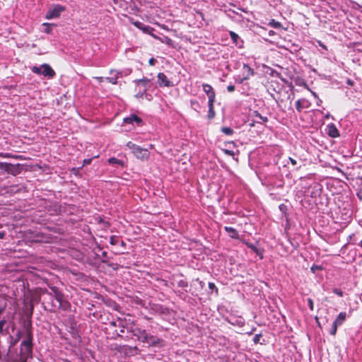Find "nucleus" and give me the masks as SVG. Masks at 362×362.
<instances>
[{
	"mask_svg": "<svg viewBox=\"0 0 362 362\" xmlns=\"http://www.w3.org/2000/svg\"><path fill=\"white\" fill-rule=\"evenodd\" d=\"M224 152H225L226 154L229 155V156H234L235 155L233 151H231V150L226 149V150H224Z\"/></svg>",
	"mask_w": 362,
	"mask_h": 362,
	"instance_id": "obj_31",
	"label": "nucleus"
},
{
	"mask_svg": "<svg viewBox=\"0 0 362 362\" xmlns=\"http://www.w3.org/2000/svg\"><path fill=\"white\" fill-rule=\"evenodd\" d=\"M317 269H321V267H319V266H316V265H313L312 267H311V271L315 273V271Z\"/></svg>",
	"mask_w": 362,
	"mask_h": 362,
	"instance_id": "obj_32",
	"label": "nucleus"
},
{
	"mask_svg": "<svg viewBox=\"0 0 362 362\" xmlns=\"http://www.w3.org/2000/svg\"><path fill=\"white\" fill-rule=\"evenodd\" d=\"M52 290L54 293L56 300L58 302L61 303L63 299V295L62 294V293L60 291H59L58 289H57L56 288H52Z\"/></svg>",
	"mask_w": 362,
	"mask_h": 362,
	"instance_id": "obj_19",
	"label": "nucleus"
},
{
	"mask_svg": "<svg viewBox=\"0 0 362 362\" xmlns=\"http://www.w3.org/2000/svg\"><path fill=\"white\" fill-rule=\"evenodd\" d=\"M327 134L331 137L336 138L339 136L338 129L333 124H328L327 127Z\"/></svg>",
	"mask_w": 362,
	"mask_h": 362,
	"instance_id": "obj_9",
	"label": "nucleus"
},
{
	"mask_svg": "<svg viewBox=\"0 0 362 362\" xmlns=\"http://www.w3.org/2000/svg\"><path fill=\"white\" fill-rule=\"evenodd\" d=\"M156 62V60L154 58H151L148 61V63L151 66H153Z\"/></svg>",
	"mask_w": 362,
	"mask_h": 362,
	"instance_id": "obj_34",
	"label": "nucleus"
},
{
	"mask_svg": "<svg viewBox=\"0 0 362 362\" xmlns=\"http://www.w3.org/2000/svg\"><path fill=\"white\" fill-rule=\"evenodd\" d=\"M245 244L249 248L255 252L260 259H263V250L261 248L258 247L256 245H253L247 242H245Z\"/></svg>",
	"mask_w": 362,
	"mask_h": 362,
	"instance_id": "obj_10",
	"label": "nucleus"
},
{
	"mask_svg": "<svg viewBox=\"0 0 362 362\" xmlns=\"http://www.w3.org/2000/svg\"><path fill=\"white\" fill-rule=\"evenodd\" d=\"M64 362H71V361H69V360L66 359V360H64Z\"/></svg>",
	"mask_w": 362,
	"mask_h": 362,
	"instance_id": "obj_44",
	"label": "nucleus"
},
{
	"mask_svg": "<svg viewBox=\"0 0 362 362\" xmlns=\"http://www.w3.org/2000/svg\"><path fill=\"white\" fill-rule=\"evenodd\" d=\"M127 146L131 149L132 152L139 159L145 160L149 156V152L147 149L142 148L131 141L127 144Z\"/></svg>",
	"mask_w": 362,
	"mask_h": 362,
	"instance_id": "obj_3",
	"label": "nucleus"
},
{
	"mask_svg": "<svg viewBox=\"0 0 362 362\" xmlns=\"http://www.w3.org/2000/svg\"><path fill=\"white\" fill-rule=\"evenodd\" d=\"M268 25L276 29L282 28V24L274 19H271L268 23Z\"/></svg>",
	"mask_w": 362,
	"mask_h": 362,
	"instance_id": "obj_16",
	"label": "nucleus"
},
{
	"mask_svg": "<svg viewBox=\"0 0 362 362\" xmlns=\"http://www.w3.org/2000/svg\"><path fill=\"white\" fill-rule=\"evenodd\" d=\"M133 24L139 29H141V28L142 27V23L139 22V21H135L133 23Z\"/></svg>",
	"mask_w": 362,
	"mask_h": 362,
	"instance_id": "obj_29",
	"label": "nucleus"
},
{
	"mask_svg": "<svg viewBox=\"0 0 362 362\" xmlns=\"http://www.w3.org/2000/svg\"><path fill=\"white\" fill-rule=\"evenodd\" d=\"M108 163L112 165L123 166V161L116 158H110L108 160Z\"/></svg>",
	"mask_w": 362,
	"mask_h": 362,
	"instance_id": "obj_15",
	"label": "nucleus"
},
{
	"mask_svg": "<svg viewBox=\"0 0 362 362\" xmlns=\"http://www.w3.org/2000/svg\"><path fill=\"white\" fill-rule=\"evenodd\" d=\"M95 78L98 81V82L101 83L103 82V81H105V77H102V76H99V77H95Z\"/></svg>",
	"mask_w": 362,
	"mask_h": 362,
	"instance_id": "obj_37",
	"label": "nucleus"
},
{
	"mask_svg": "<svg viewBox=\"0 0 362 362\" xmlns=\"http://www.w3.org/2000/svg\"><path fill=\"white\" fill-rule=\"evenodd\" d=\"M230 38L231 40H233V42L236 45H239V41H240L241 42H243L241 40H240V38L239 37V35L238 34H236L235 33L233 32V31H230Z\"/></svg>",
	"mask_w": 362,
	"mask_h": 362,
	"instance_id": "obj_17",
	"label": "nucleus"
},
{
	"mask_svg": "<svg viewBox=\"0 0 362 362\" xmlns=\"http://www.w3.org/2000/svg\"><path fill=\"white\" fill-rule=\"evenodd\" d=\"M235 87L233 85H229L227 86V90L228 92H233L235 90Z\"/></svg>",
	"mask_w": 362,
	"mask_h": 362,
	"instance_id": "obj_30",
	"label": "nucleus"
},
{
	"mask_svg": "<svg viewBox=\"0 0 362 362\" xmlns=\"http://www.w3.org/2000/svg\"><path fill=\"white\" fill-rule=\"evenodd\" d=\"M152 29L151 27H149L148 25H146L144 24H142V27L141 28L140 30H143L144 33H148L149 31V30Z\"/></svg>",
	"mask_w": 362,
	"mask_h": 362,
	"instance_id": "obj_25",
	"label": "nucleus"
},
{
	"mask_svg": "<svg viewBox=\"0 0 362 362\" xmlns=\"http://www.w3.org/2000/svg\"><path fill=\"white\" fill-rule=\"evenodd\" d=\"M333 292L335 294H337V296H341V297L343 296V294H344L343 291L341 289L336 288L333 289Z\"/></svg>",
	"mask_w": 362,
	"mask_h": 362,
	"instance_id": "obj_24",
	"label": "nucleus"
},
{
	"mask_svg": "<svg viewBox=\"0 0 362 362\" xmlns=\"http://www.w3.org/2000/svg\"><path fill=\"white\" fill-rule=\"evenodd\" d=\"M92 158H88L83 160V165H88L91 163Z\"/></svg>",
	"mask_w": 362,
	"mask_h": 362,
	"instance_id": "obj_33",
	"label": "nucleus"
},
{
	"mask_svg": "<svg viewBox=\"0 0 362 362\" xmlns=\"http://www.w3.org/2000/svg\"><path fill=\"white\" fill-rule=\"evenodd\" d=\"M209 287L211 289H214V288H216V286H215V284L214 283H209Z\"/></svg>",
	"mask_w": 362,
	"mask_h": 362,
	"instance_id": "obj_38",
	"label": "nucleus"
},
{
	"mask_svg": "<svg viewBox=\"0 0 362 362\" xmlns=\"http://www.w3.org/2000/svg\"><path fill=\"white\" fill-rule=\"evenodd\" d=\"M272 33H273L272 31H270L269 35H271L272 34Z\"/></svg>",
	"mask_w": 362,
	"mask_h": 362,
	"instance_id": "obj_45",
	"label": "nucleus"
},
{
	"mask_svg": "<svg viewBox=\"0 0 362 362\" xmlns=\"http://www.w3.org/2000/svg\"><path fill=\"white\" fill-rule=\"evenodd\" d=\"M141 121V119L136 115H131L129 117L124 118V123H133L135 122L139 124Z\"/></svg>",
	"mask_w": 362,
	"mask_h": 362,
	"instance_id": "obj_14",
	"label": "nucleus"
},
{
	"mask_svg": "<svg viewBox=\"0 0 362 362\" xmlns=\"http://www.w3.org/2000/svg\"><path fill=\"white\" fill-rule=\"evenodd\" d=\"M289 160L293 165H296L297 163L296 160L291 157L289 158Z\"/></svg>",
	"mask_w": 362,
	"mask_h": 362,
	"instance_id": "obj_36",
	"label": "nucleus"
},
{
	"mask_svg": "<svg viewBox=\"0 0 362 362\" xmlns=\"http://www.w3.org/2000/svg\"><path fill=\"white\" fill-rule=\"evenodd\" d=\"M224 229L229 234L230 238L233 239H238L239 238L238 233L235 228L232 227L226 226Z\"/></svg>",
	"mask_w": 362,
	"mask_h": 362,
	"instance_id": "obj_13",
	"label": "nucleus"
},
{
	"mask_svg": "<svg viewBox=\"0 0 362 362\" xmlns=\"http://www.w3.org/2000/svg\"><path fill=\"white\" fill-rule=\"evenodd\" d=\"M257 340H258V336H257V335H256V336L255 337L254 341H255V342H257Z\"/></svg>",
	"mask_w": 362,
	"mask_h": 362,
	"instance_id": "obj_40",
	"label": "nucleus"
},
{
	"mask_svg": "<svg viewBox=\"0 0 362 362\" xmlns=\"http://www.w3.org/2000/svg\"><path fill=\"white\" fill-rule=\"evenodd\" d=\"M346 313L345 312H341L338 315V316L337 317V318L332 323V328L329 331L330 334H332V335L336 334L337 327L341 325L344 322V321L346 320Z\"/></svg>",
	"mask_w": 362,
	"mask_h": 362,
	"instance_id": "obj_7",
	"label": "nucleus"
},
{
	"mask_svg": "<svg viewBox=\"0 0 362 362\" xmlns=\"http://www.w3.org/2000/svg\"><path fill=\"white\" fill-rule=\"evenodd\" d=\"M6 306L0 307V314L2 313L5 310Z\"/></svg>",
	"mask_w": 362,
	"mask_h": 362,
	"instance_id": "obj_39",
	"label": "nucleus"
},
{
	"mask_svg": "<svg viewBox=\"0 0 362 362\" xmlns=\"http://www.w3.org/2000/svg\"><path fill=\"white\" fill-rule=\"evenodd\" d=\"M161 42L165 43L169 46H173V41L167 36H163V37H157Z\"/></svg>",
	"mask_w": 362,
	"mask_h": 362,
	"instance_id": "obj_18",
	"label": "nucleus"
},
{
	"mask_svg": "<svg viewBox=\"0 0 362 362\" xmlns=\"http://www.w3.org/2000/svg\"><path fill=\"white\" fill-rule=\"evenodd\" d=\"M308 302L309 308H310V310H313V306H314L313 300L310 299V298H308Z\"/></svg>",
	"mask_w": 362,
	"mask_h": 362,
	"instance_id": "obj_28",
	"label": "nucleus"
},
{
	"mask_svg": "<svg viewBox=\"0 0 362 362\" xmlns=\"http://www.w3.org/2000/svg\"><path fill=\"white\" fill-rule=\"evenodd\" d=\"M118 72H117L116 71H114V70H111L110 71V74L111 75H114V76H111V77H105V80L107 81V82L112 83V84H116L117 83V78H118Z\"/></svg>",
	"mask_w": 362,
	"mask_h": 362,
	"instance_id": "obj_12",
	"label": "nucleus"
},
{
	"mask_svg": "<svg viewBox=\"0 0 362 362\" xmlns=\"http://www.w3.org/2000/svg\"><path fill=\"white\" fill-rule=\"evenodd\" d=\"M134 335L138 337V339L149 345L154 346L157 344L158 339L153 336L148 334L144 329H136L133 331Z\"/></svg>",
	"mask_w": 362,
	"mask_h": 362,
	"instance_id": "obj_2",
	"label": "nucleus"
},
{
	"mask_svg": "<svg viewBox=\"0 0 362 362\" xmlns=\"http://www.w3.org/2000/svg\"><path fill=\"white\" fill-rule=\"evenodd\" d=\"M243 69L247 73V77L245 78V79H247L248 76H252L254 74V70L247 64L243 65Z\"/></svg>",
	"mask_w": 362,
	"mask_h": 362,
	"instance_id": "obj_20",
	"label": "nucleus"
},
{
	"mask_svg": "<svg viewBox=\"0 0 362 362\" xmlns=\"http://www.w3.org/2000/svg\"><path fill=\"white\" fill-rule=\"evenodd\" d=\"M6 320H1L0 321V333H1L3 332V328H4V326L6 324Z\"/></svg>",
	"mask_w": 362,
	"mask_h": 362,
	"instance_id": "obj_27",
	"label": "nucleus"
},
{
	"mask_svg": "<svg viewBox=\"0 0 362 362\" xmlns=\"http://www.w3.org/2000/svg\"><path fill=\"white\" fill-rule=\"evenodd\" d=\"M151 79L147 78H143L141 79H137L134 81V83L136 85H141L144 87V92H146L148 85L151 82Z\"/></svg>",
	"mask_w": 362,
	"mask_h": 362,
	"instance_id": "obj_11",
	"label": "nucleus"
},
{
	"mask_svg": "<svg viewBox=\"0 0 362 362\" xmlns=\"http://www.w3.org/2000/svg\"><path fill=\"white\" fill-rule=\"evenodd\" d=\"M358 245L362 248V240L358 243Z\"/></svg>",
	"mask_w": 362,
	"mask_h": 362,
	"instance_id": "obj_42",
	"label": "nucleus"
},
{
	"mask_svg": "<svg viewBox=\"0 0 362 362\" xmlns=\"http://www.w3.org/2000/svg\"><path fill=\"white\" fill-rule=\"evenodd\" d=\"M146 92H144V90L141 92H139L136 95V97L137 98H142L143 97V95Z\"/></svg>",
	"mask_w": 362,
	"mask_h": 362,
	"instance_id": "obj_35",
	"label": "nucleus"
},
{
	"mask_svg": "<svg viewBox=\"0 0 362 362\" xmlns=\"http://www.w3.org/2000/svg\"><path fill=\"white\" fill-rule=\"evenodd\" d=\"M214 115H209V119L213 118Z\"/></svg>",
	"mask_w": 362,
	"mask_h": 362,
	"instance_id": "obj_43",
	"label": "nucleus"
},
{
	"mask_svg": "<svg viewBox=\"0 0 362 362\" xmlns=\"http://www.w3.org/2000/svg\"><path fill=\"white\" fill-rule=\"evenodd\" d=\"M65 11V7L59 4L54 5L47 11L45 18L48 20L57 18L60 16L62 12Z\"/></svg>",
	"mask_w": 362,
	"mask_h": 362,
	"instance_id": "obj_6",
	"label": "nucleus"
},
{
	"mask_svg": "<svg viewBox=\"0 0 362 362\" xmlns=\"http://www.w3.org/2000/svg\"><path fill=\"white\" fill-rule=\"evenodd\" d=\"M32 354V339L30 334L28 338L23 340L21 344L20 357L18 362H26L27 359Z\"/></svg>",
	"mask_w": 362,
	"mask_h": 362,
	"instance_id": "obj_1",
	"label": "nucleus"
},
{
	"mask_svg": "<svg viewBox=\"0 0 362 362\" xmlns=\"http://www.w3.org/2000/svg\"><path fill=\"white\" fill-rule=\"evenodd\" d=\"M191 103H192V107L194 108V110L195 111H197V112H199L200 111L199 110H197V107H199V103L197 102L192 101Z\"/></svg>",
	"mask_w": 362,
	"mask_h": 362,
	"instance_id": "obj_26",
	"label": "nucleus"
},
{
	"mask_svg": "<svg viewBox=\"0 0 362 362\" xmlns=\"http://www.w3.org/2000/svg\"><path fill=\"white\" fill-rule=\"evenodd\" d=\"M43 26L45 27V33H47V34H49L52 31V26L53 25V24H50V23H44L42 24Z\"/></svg>",
	"mask_w": 362,
	"mask_h": 362,
	"instance_id": "obj_22",
	"label": "nucleus"
},
{
	"mask_svg": "<svg viewBox=\"0 0 362 362\" xmlns=\"http://www.w3.org/2000/svg\"><path fill=\"white\" fill-rule=\"evenodd\" d=\"M4 236V233H0V238H3Z\"/></svg>",
	"mask_w": 362,
	"mask_h": 362,
	"instance_id": "obj_41",
	"label": "nucleus"
},
{
	"mask_svg": "<svg viewBox=\"0 0 362 362\" xmlns=\"http://www.w3.org/2000/svg\"><path fill=\"white\" fill-rule=\"evenodd\" d=\"M221 132L223 134L228 135V136L233 134V130L231 128L227 127H222Z\"/></svg>",
	"mask_w": 362,
	"mask_h": 362,
	"instance_id": "obj_21",
	"label": "nucleus"
},
{
	"mask_svg": "<svg viewBox=\"0 0 362 362\" xmlns=\"http://www.w3.org/2000/svg\"><path fill=\"white\" fill-rule=\"evenodd\" d=\"M32 71L36 74L43 75L48 78H53L55 76V71L47 64H43L40 66H34Z\"/></svg>",
	"mask_w": 362,
	"mask_h": 362,
	"instance_id": "obj_4",
	"label": "nucleus"
},
{
	"mask_svg": "<svg viewBox=\"0 0 362 362\" xmlns=\"http://www.w3.org/2000/svg\"><path fill=\"white\" fill-rule=\"evenodd\" d=\"M203 90L206 93L208 96L209 101V113H214V110L213 107L214 102L215 100L216 93L214 90L212 86L209 84L204 83L202 85Z\"/></svg>",
	"mask_w": 362,
	"mask_h": 362,
	"instance_id": "obj_5",
	"label": "nucleus"
},
{
	"mask_svg": "<svg viewBox=\"0 0 362 362\" xmlns=\"http://www.w3.org/2000/svg\"><path fill=\"white\" fill-rule=\"evenodd\" d=\"M158 83L160 87H172L173 83L170 81L165 74L159 73L158 74Z\"/></svg>",
	"mask_w": 362,
	"mask_h": 362,
	"instance_id": "obj_8",
	"label": "nucleus"
},
{
	"mask_svg": "<svg viewBox=\"0 0 362 362\" xmlns=\"http://www.w3.org/2000/svg\"><path fill=\"white\" fill-rule=\"evenodd\" d=\"M256 119L254 120L257 122H259L258 119L262 120L263 122L267 121V118L266 117H263L262 115H255Z\"/></svg>",
	"mask_w": 362,
	"mask_h": 362,
	"instance_id": "obj_23",
	"label": "nucleus"
}]
</instances>
